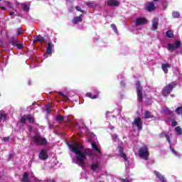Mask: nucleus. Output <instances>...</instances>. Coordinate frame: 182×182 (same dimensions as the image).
<instances>
[{
	"label": "nucleus",
	"mask_w": 182,
	"mask_h": 182,
	"mask_svg": "<svg viewBox=\"0 0 182 182\" xmlns=\"http://www.w3.org/2000/svg\"><path fill=\"white\" fill-rule=\"evenodd\" d=\"M70 151L77 154L75 156L77 164L80 167H85V160H86V156L92 157L95 156L93 151L90 148L87 149L85 152L82 151L83 150V146L77 141H73L71 144L68 143Z\"/></svg>",
	"instance_id": "obj_1"
},
{
	"label": "nucleus",
	"mask_w": 182,
	"mask_h": 182,
	"mask_svg": "<svg viewBox=\"0 0 182 182\" xmlns=\"http://www.w3.org/2000/svg\"><path fill=\"white\" fill-rule=\"evenodd\" d=\"M138 154L140 159H142L143 160L147 161V160H149V157L150 156L149 146H147V145H144L143 146H141L138 151Z\"/></svg>",
	"instance_id": "obj_2"
},
{
	"label": "nucleus",
	"mask_w": 182,
	"mask_h": 182,
	"mask_svg": "<svg viewBox=\"0 0 182 182\" xmlns=\"http://www.w3.org/2000/svg\"><path fill=\"white\" fill-rule=\"evenodd\" d=\"M31 140L34 144H36V146H46V144H48L46 138L42 137L41 135H35L32 136Z\"/></svg>",
	"instance_id": "obj_3"
},
{
	"label": "nucleus",
	"mask_w": 182,
	"mask_h": 182,
	"mask_svg": "<svg viewBox=\"0 0 182 182\" xmlns=\"http://www.w3.org/2000/svg\"><path fill=\"white\" fill-rule=\"evenodd\" d=\"M176 86H177V82L176 81L172 82L165 86L162 90L163 96L167 97V96H168L171 93V91L173 90V89H174V87H176Z\"/></svg>",
	"instance_id": "obj_4"
},
{
	"label": "nucleus",
	"mask_w": 182,
	"mask_h": 182,
	"mask_svg": "<svg viewBox=\"0 0 182 182\" xmlns=\"http://www.w3.org/2000/svg\"><path fill=\"white\" fill-rule=\"evenodd\" d=\"M136 93H137V99L139 102H143V87H141V84H140V81H137L136 85Z\"/></svg>",
	"instance_id": "obj_5"
},
{
	"label": "nucleus",
	"mask_w": 182,
	"mask_h": 182,
	"mask_svg": "<svg viewBox=\"0 0 182 182\" xmlns=\"http://www.w3.org/2000/svg\"><path fill=\"white\" fill-rule=\"evenodd\" d=\"M181 46V41L176 40L174 41V45L171 43H168L167 49L170 52H174V49H178Z\"/></svg>",
	"instance_id": "obj_6"
},
{
	"label": "nucleus",
	"mask_w": 182,
	"mask_h": 182,
	"mask_svg": "<svg viewBox=\"0 0 182 182\" xmlns=\"http://www.w3.org/2000/svg\"><path fill=\"white\" fill-rule=\"evenodd\" d=\"M132 126L137 127L138 130H143V122L140 117H136L132 122Z\"/></svg>",
	"instance_id": "obj_7"
},
{
	"label": "nucleus",
	"mask_w": 182,
	"mask_h": 182,
	"mask_svg": "<svg viewBox=\"0 0 182 182\" xmlns=\"http://www.w3.org/2000/svg\"><path fill=\"white\" fill-rule=\"evenodd\" d=\"M148 21L146 17H139L136 18L135 20V25L136 26H141L143 25H146Z\"/></svg>",
	"instance_id": "obj_8"
},
{
	"label": "nucleus",
	"mask_w": 182,
	"mask_h": 182,
	"mask_svg": "<svg viewBox=\"0 0 182 182\" xmlns=\"http://www.w3.org/2000/svg\"><path fill=\"white\" fill-rule=\"evenodd\" d=\"M164 137H166V139H167V141L168 143V144H171V134H170L169 132H162L159 134V138L160 139H164Z\"/></svg>",
	"instance_id": "obj_9"
},
{
	"label": "nucleus",
	"mask_w": 182,
	"mask_h": 182,
	"mask_svg": "<svg viewBox=\"0 0 182 182\" xmlns=\"http://www.w3.org/2000/svg\"><path fill=\"white\" fill-rule=\"evenodd\" d=\"M144 9L147 11V12H153L156 11V6L154 2H149L145 4Z\"/></svg>",
	"instance_id": "obj_10"
},
{
	"label": "nucleus",
	"mask_w": 182,
	"mask_h": 182,
	"mask_svg": "<svg viewBox=\"0 0 182 182\" xmlns=\"http://www.w3.org/2000/svg\"><path fill=\"white\" fill-rule=\"evenodd\" d=\"M38 157L41 160H47L49 158L48 152L45 149H42L38 155Z\"/></svg>",
	"instance_id": "obj_11"
},
{
	"label": "nucleus",
	"mask_w": 182,
	"mask_h": 182,
	"mask_svg": "<svg viewBox=\"0 0 182 182\" xmlns=\"http://www.w3.org/2000/svg\"><path fill=\"white\" fill-rule=\"evenodd\" d=\"M91 147L93 150H95V151H96V153H98V154H102V150L99 149V147L97 146V144H96V141H94L91 143Z\"/></svg>",
	"instance_id": "obj_12"
},
{
	"label": "nucleus",
	"mask_w": 182,
	"mask_h": 182,
	"mask_svg": "<svg viewBox=\"0 0 182 182\" xmlns=\"http://www.w3.org/2000/svg\"><path fill=\"white\" fill-rule=\"evenodd\" d=\"M120 3H119V1L117 0H107V5L108 6H119Z\"/></svg>",
	"instance_id": "obj_13"
},
{
	"label": "nucleus",
	"mask_w": 182,
	"mask_h": 182,
	"mask_svg": "<svg viewBox=\"0 0 182 182\" xmlns=\"http://www.w3.org/2000/svg\"><path fill=\"white\" fill-rule=\"evenodd\" d=\"M170 68H171V65L168 63L161 65V69L166 74L168 73V69H170Z\"/></svg>",
	"instance_id": "obj_14"
},
{
	"label": "nucleus",
	"mask_w": 182,
	"mask_h": 182,
	"mask_svg": "<svg viewBox=\"0 0 182 182\" xmlns=\"http://www.w3.org/2000/svg\"><path fill=\"white\" fill-rule=\"evenodd\" d=\"M100 95V92H99V91H97L96 95H93V94H92L90 92L86 93L87 97H90V99H98Z\"/></svg>",
	"instance_id": "obj_15"
},
{
	"label": "nucleus",
	"mask_w": 182,
	"mask_h": 182,
	"mask_svg": "<svg viewBox=\"0 0 182 182\" xmlns=\"http://www.w3.org/2000/svg\"><path fill=\"white\" fill-rule=\"evenodd\" d=\"M53 49V43L52 42H48L46 52V55H50V53H52Z\"/></svg>",
	"instance_id": "obj_16"
},
{
	"label": "nucleus",
	"mask_w": 182,
	"mask_h": 182,
	"mask_svg": "<svg viewBox=\"0 0 182 182\" xmlns=\"http://www.w3.org/2000/svg\"><path fill=\"white\" fill-rule=\"evenodd\" d=\"M37 42H41L43 43L45 42V38L42 37V36L38 35L34 38L33 43H37Z\"/></svg>",
	"instance_id": "obj_17"
},
{
	"label": "nucleus",
	"mask_w": 182,
	"mask_h": 182,
	"mask_svg": "<svg viewBox=\"0 0 182 182\" xmlns=\"http://www.w3.org/2000/svg\"><path fill=\"white\" fill-rule=\"evenodd\" d=\"M82 16H83V15L80 14L79 16L74 17L73 19V23L75 25H76L77 23L82 22V21H83V19L82 18Z\"/></svg>",
	"instance_id": "obj_18"
},
{
	"label": "nucleus",
	"mask_w": 182,
	"mask_h": 182,
	"mask_svg": "<svg viewBox=\"0 0 182 182\" xmlns=\"http://www.w3.org/2000/svg\"><path fill=\"white\" fill-rule=\"evenodd\" d=\"M159 28V18H154L152 21V29L153 31H156Z\"/></svg>",
	"instance_id": "obj_19"
},
{
	"label": "nucleus",
	"mask_w": 182,
	"mask_h": 182,
	"mask_svg": "<svg viewBox=\"0 0 182 182\" xmlns=\"http://www.w3.org/2000/svg\"><path fill=\"white\" fill-rule=\"evenodd\" d=\"M18 42V40L11 41L12 46H16L18 49H22L23 48V45L21 43H16Z\"/></svg>",
	"instance_id": "obj_20"
},
{
	"label": "nucleus",
	"mask_w": 182,
	"mask_h": 182,
	"mask_svg": "<svg viewBox=\"0 0 182 182\" xmlns=\"http://www.w3.org/2000/svg\"><path fill=\"white\" fill-rule=\"evenodd\" d=\"M22 182H31L29 181V174L28 172H25L23 175V178H21Z\"/></svg>",
	"instance_id": "obj_21"
},
{
	"label": "nucleus",
	"mask_w": 182,
	"mask_h": 182,
	"mask_svg": "<svg viewBox=\"0 0 182 182\" xmlns=\"http://www.w3.org/2000/svg\"><path fill=\"white\" fill-rule=\"evenodd\" d=\"M153 117H154V115L151 114V112L150 111H145L144 119H153Z\"/></svg>",
	"instance_id": "obj_22"
},
{
	"label": "nucleus",
	"mask_w": 182,
	"mask_h": 182,
	"mask_svg": "<svg viewBox=\"0 0 182 182\" xmlns=\"http://www.w3.org/2000/svg\"><path fill=\"white\" fill-rule=\"evenodd\" d=\"M2 120H4V122H6V114L4 111H0V123Z\"/></svg>",
	"instance_id": "obj_23"
},
{
	"label": "nucleus",
	"mask_w": 182,
	"mask_h": 182,
	"mask_svg": "<svg viewBox=\"0 0 182 182\" xmlns=\"http://www.w3.org/2000/svg\"><path fill=\"white\" fill-rule=\"evenodd\" d=\"M27 120L29 122V123H35V118H33V116H32L31 114H27Z\"/></svg>",
	"instance_id": "obj_24"
},
{
	"label": "nucleus",
	"mask_w": 182,
	"mask_h": 182,
	"mask_svg": "<svg viewBox=\"0 0 182 182\" xmlns=\"http://www.w3.org/2000/svg\"><path fill=\"white\" fill-rule=\"evenodd\" d=\"M99 168V163L97 162L95 164H93L90 166V169L92 170V171H96Z\"/></svg>",
	"instance_id": "obj_25"
},
{
	"label": "nucleus",
	"mask_w": 182,
	"mask_h": 182,
	"mask_svg": "<svg viewBox=\"0 0 182 182\" xmlns=\"http://www.w3.org/2000/svg\"><path fill=\"white\" fill-rule=\"evenodd\" d=\"M56 122H58V123H62V122H63V120H65V117L62 116V115H58L55 118Z\"/></svg>",
	"instance_id": "obj_26"
},
{
	"label": "nucleus",
	"mask_w": 182,
	"mask_h": 182,
	"mask_svg": "<svg viewBox=\"0 0 182 182\" xmlns=\"http://www.w3.org/2000/svg\"><path fill=\"white\" fill-rule=\"evenodd\" d=\"M166 36L167 38H171V39H173V38H174V33H173V31H171V30L167 31Z\"/></svg>",
	"instance_id": "obj_27"
},
{
	"label": "nucleus",
	"mask_w": 182,
	"mask_h": 182,
	"mask_svg": "<svg viewBox=\"0 0 182 182\" xmlns=\"http://www.w3.org/2000/svg\"><path fill=\"white\" fill-rule=\"evenodd\" d=\"M87 6H89L90 8H95V6H97V4L93 1H87L86 3Z\"/></svg>",
	"instance_id": "obj_28"
},
{
	"label": "nucleus",
	"mask_w": 182,
	"mask_h": 182,
	"mask_svg": "<svg viewBox=\"0 0 182 182\" xmlns=\"http://www.w3.org/2000/svg\"><path fill=\"white\" fill-rule=\"evenodd\" d=\"M175 132H176V134L178 135V136H181L182 134V129L181 127H176L175 128Z\"/></svg>",
	"instance_id": "obj_29"
},
{
	"label": "nucleus",
	"mask_w": 182,
	"mask_h": 182,
	"mask_svg": "<svg viewBox=\"0 0 182 182\" xmlns=\"http://www.w3.org/2000/svg\"><path fill=\"white\" fill-rule=\"evenodd\" d=\"M26 120H27V114H24L23 117H21V123L22 124H26Z\"/></svg>",
	"instance_id": "obj_30"
},
{
	"label": "nucleus",
	"mask_w": 182,
	"mask_h": 182,
	"mask_svg": "<svg viewBox=\"0 0 182 182\" xmlns=\"http://www.w3.org/2000/svg\"><path fill=\"white\" fill-rule=\"evenodd\" d=\"M22 9H23V11H25L26 12H28L29 6L26 5V4H22Z\"/></svg>",
	"instance_id": "obj_31"
},
{
	"label": "nucleus",
	"mask_w": 182,
	"mask_h": 182,
	"mask_svg": "<svg viewBox=\"0 0 182 182\" xmlns=\"http://www.w3.org/2000/svg\"><path fill=\"white\" fill-rule=\"evenodd\" d=\"M172 16H173V18H180V12H178V11H173L172 13Z\"/></svg>",
	"instance_id": "obj_32"
},
{
	"label": "nucleus",
	"mask_w": 182,
	"mask_h": 182,
	"mask_svg": "<svg viewBox=\"0 0 182 182\" xmlns=\"http://www.w3.org/2000/svg\"><path fill=\"white\" fill-rule=\"evenodd\" d=\"M175 113H176V114H182V107H177L175 110Z\"/></svg>",
	"instance_id": "obj_33"
},
{
	"label": "nucleus",
	"mask_w": 182,
	"mask_h": 182,
	"mask_svg": "<svg viewBox=\"0 0 182 182\" xmlns=\"http://www.w3.org/2000/svg\"><path fill=\"white\" fill-rule=\"evenodd\" d=\"M119 156L124 159V161H127V155H126V154L124 152H123L122 154H119Z\"/></svg>",
	"instance_id": "obj_34"
},
{
	"label": "nucleus",
	"mask_w": 182,
	"mask_h": 182,
	"mask_svg": "<svg viewBox=\"0 0 182 182\" xmlns=\"http://www.w3.org/2000/svg\"><path fill=\"white\" fill-rule=\"evenodd\" d=\"M169 144H170L169 149L172 151V153H173V154H177V151H176V149H174V148H172L171 146V142Z\"/></svg>",
	"instance_id": "obj_35"
},
{
	"label": "nucleus",
	"mask_w": 182,
	"mask_h": 182,
	"mask_svg": "<svg viewBox=\"0 0 182 182\" xmlns=\"http://www.w3.org/2000/svg\"><path fill=\"white\" fill-rule=\"evenodd\" d=\"M45 182H56V180L55 178H48L44 181Z\"/></svg>",
	"instance_id": "obj_36"
},
{
	"label": "nucleus",
	"mask_w": 182,
	"mask_h": 182,
	"mask_svg": "<svg viewBox=\"0 0 182 182\" xmlns=\"http://www.w3.org/2000/svg\"><path fill=\"white\" fill-rule=\"evenodd\" d=\"M75 9L78 11V12H82L83 14V12H85L83 10H82V8H80V6H75Z\"/></svg>",
	"instance_id": "obj_37"
},
{
	"label": "nucleus",
	"mask_w": 182,
	"mask_h": 182,
	"mask_svg": "<svg viewBox=\"0 0 182 182\" xmlns=\"http://www.w3.org/2000/svg\"><path fill=\"white\" fill-rule=\"evenodd\" d=\"M177 124H178V123H177V121H176L175 119H173V120L172 121V123H171L172 127H176V126H177Z\"/></svg>",
	"instance_id": "obj_38"
},
{
	"label": "nucleus",
	"mask_w": 182,
	"mask_h": 182,
	"mask_svg": "<svg viewBox=\"0 0 182 182\" xmlns=\"http://www.w3.org/2000/svg\"><path fill=\"white\" fill-rule=\"evenodd\" d=\"M120 181L122 182H132V179H127V178H120Z\"/></svg>",
	"instance_id": "obj_39"
},
{
	"label": "nucleus",
	"mask_w": 182,
	"mask_h": 182,
	"mask_svg": "<svg viewBox=\"0 0 182 182\" xmlns=\"http://www.w3.org/2000/svg\"><path fill=\"white\" fill-rule=\"evenodd\" d=\"M111 28H112V29H114V32H117V27L116 26V25L112 24Z\"/></svg>",
	"instance_id": "obj_40"
},
{
	"label": "nucleus",
	"mask_w": 182,
	"mask_h": 182,
	"mask_svg": "<svg viewBox=\"0 0 182 182\" xmlns=\"http://www.w3.org/2000/svg\"><path fill=\"white\" fill-rule=\"evenodd\" d=\"M120 85H121L122 87H124V86H126V82H124V80H122L120 82Z\"/></svg>",
	"instance_id": "obj_41"
},
{
	"label": "nucleus",
	"mask_w": 182,
	"mask_h": 182,
	"mask_svg": "<svg viewBox=\"0 0 182 182\" xmlns=\"http://www.w3.org/2000/svg\"><path fill=\"white\" fill-rule=\"evenodd\" d=\"M21 33H22V28H20L17 29V35L19 36Z\"/></svg>",
	"instance_id": "obj_42"
},
{
	"label": "nucleus",
	"mask_w": 182,
	"mask_h": 182,
	"mask_svg": "<svg viewBox=\"0 0 182 182\" xmlns=\"http://www.w3.org/2000/svg\"><path fill=\"white\" fill-rule=\"evenodd\" d=\"M119 154H122V153H124L123 151V148L122 146L119 147Z\"/></svg>",
	"instance_id": "obj_43"
},
{
	"label": "nucleus",
	"mask_w": 182,
	"mask_h": 182,
	"mask_svg": "<svg viewBox=\"0 0 182 182\" xmlns=\"http://www.w3.org/2000/svg\"><path fill=\"white\" fill-rule=\"evenodd\" d=\"M60 96H63L65 99H68V96L65 95L63 92H59Z\"/></svg>",
	"instance_id": "obj_44"
},
{
	"label": "nucleus",
	"mask_w": 182,
	"mask_h": 182,
	"mask_svg": "<svg viewBox=\"0 0 182 182\" xmlns=\"http://www.w3.org/2000/svg\"><path fill=\"white\" fill-rule=\"evenodd\" d=\"M7 5H8L9 8H10L11 9H12V8H14V6H12L9 1L7 2Z\"/></svg>",
	"instance_id": "obj_45"
},
{
	"label": "nucleus",
	"mask_w": 182,
	"mask_h": 182,
	"mask_svg": "<svg viewBox=\"0 0 182 182\" xmlns=\"http://www.w3.org/2000/svg\"><path fill=\"white\" fill-rule=\"evenodd\" d=\"M9 139H11V137L6 136V137L3 138V140H4V141H8L9 140Z\"/></svg>",
	"instance_id": "obj_46"
},
{
	"label": "nucleus",
	"mask_w": 182,
	"mask_h": 182,
	"mask_svg": "<svg viewBox=\"0 0 182 182\" xmlns=\"http://www.w3.org/2000/svg\"><path fill=\"white\" fill-rule=\"evenodd\" d=\"M70 124V119H69V117H67V122H66V126H69L68 124Z\"/></svg>",
	"instance_id": "obj_47"
},
{
	"label": "nucleus",
	"mask_w": 182,
	"mask_h": 182,
	"mask_svg": "<svg viewBox=\"0 0 182 182\" xmlns=\"http://www.w3.org/2000/svg\"><path fill=\"white\" fill-rule=\"evenodd\" d=\"M14 14H15L14 12L11 11L9 15L10 16H12V15H14Z\"/></svg>",
	"instance_id": "obj_48"
},
{
	"label": "nucleus",
	"mask_w": 182,
	"mask_h": 182,
	"mask_svg": "<svg viewBox=\"0 0 182 182\" xmlns=\"http://www.w3.org/2000/svg\"><path fill=\"white\" fill-rule=\"evenodd\" d=\"M0 8H1V9H2L3 11H6V8H5V7H4V6H0Z\"/></svg>",
	"instance_id": "obj_49"
},
{
	"label": "nucleus",
	"mask_w": 182,
	"mask_h": 182,
	"mask_svg": "<svg viewBox=\"0 0 182 182\" xmlns=\"http://www.w3.org/2000/svg\"><path fill=\"white\" fill-rule=\"evenodd\" d=\"M12 157H14V155H12V154H10L9 155V159H12Z\"/></svg>",
	"instance_id": "obj_50"
},
{
	"label": "nucleus",
	"mask_w": 182,
	"mask_h": 182,
	"mask_svg": "<svg viewBox=\"0 0 182 182\" xmlns=\"http://www.w3.org/2000/svg\"><path fill=\"white\" fill-rule=\"evenodd\" d=\"M53 127V124H49V128H50V129H52Z\"/></svg>",
	"instance_id": "obj_51"
},
{
	"label": "nucleus",
	"mask_w": 182,
	"mask_h": 182,
	"mask_svg": "<svg viewBox=\"0 0 182 182\" xmlns=\"http://www.w3.org/2000/svg\"><path fill=\"white\" fill-rule=\"evenodd\" d=\"M159 0H154V2H159Z\"/></svg>",
	"instance_id": "obj_52"
},
{
	"label": "nucleus",
	"mask_w": 182,
	"mask_h": 182,
	"mask_svg": "<svg viewBox=\"0 0 182 182\" xmlns=\"http://www.w3.org/2000/svg\"><path fill=\"white\" fill-rule=\"evenodd\" d=\"M98 182H105V181H98Z\"/></svg>",
	"instance_id": "obj_53"
}]
</instances>
